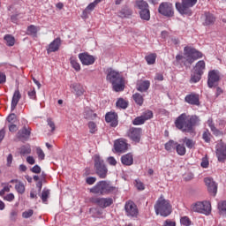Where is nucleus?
Segmentation results:
<instances>
[{
    "label": "nucleus",
    "instance_id": "nucleus-1",
    "mask_svg": "<svg viewBox=\"0 0 226 226\" xmlns=\"http://www.w3.org/2000/svg\"><path fill=\"white\" fill-rule=\"evenodd\" d=\"M200 124V118L197 115L187 116L182 113L175 120V126L177 130H181L185 133H193V126Z\"/></svg>",
    "mask_w": 226,
    "mask_h": 226
},
{
    "label": "nucleus",
    "instance_id": "nucleus-2",
    "mask_svg": "<svg viewBox=\"0 0 226 226\" xmlns=\"http://www.w3.org/2000/svg\"><path fill=\"white\" fill-rule=\"evenodd\" d=\"M202 57V53L192 47L186 46L184 48V56L177 55L176 61L178 64H184L185 68H190L197 59Z\"/></svg>",
    "mask_w": 226,
    "mask_h": 226
},
{
    "label": "nucleus",
    "instance_id": "nucleus-3",
    "mask_svg": "<svg viewBox=\"0 0 226 226\" xmlns=\"http://www.w3.org/2000/svg\"><path fill=\"white\" fill-rule=\"evenodd\" d=\"M106 73V80L109 82V84H112L113 90L116 91V93L124 91V79L119 74V72L112 68H108Z\"/></svg>",
    "mask_w": 226,
    "mask_h": 226
},
{
    "label": "nucleus",
    "instance_id": "nucleus-4",
    "mask_svg": "<svg viewBox=\"0 0 226 226\" xmlns=\"http://www.w3.org/2000/svg\"><path fill=\"white\" fill-rule=\"evenodd\" d=\"M117 187L110 185V182L106 180L99 181L94 186L90 188V193L95 195H109L110 193H117Z\"/></svg>",
    "mask_w": 226,
    "mask_h": 226
},
{
    "label": "nucleus",
    "instance_id": "nucleus-5",
    "mask_svg": "<svg viewBox=\"0 0 226 226\" xmlns=\"http://www.w3.org/2000/svg\"><path fill=\"white\" fill-rule=\"evenodd\" d=\"M154 209L156 215L167 217L172 213V207L170 206V201L165 200L163 195H162L154 206Z\"/></svg>",
    "mask_w": 226,
    "mask_h": 226
},
{
    "label": "nucleus",
    "instance_id": "nucleus-6",
    "mask_svg": "<svg viewBox=\"0 0 226 226\" xmlns=\"http://www.w3.org/2000/svg\"><path fill=\"white\" fill-rule=\"evenodd\" d=\"M196 4L197 0H182V3L177 2L175 6L180 15L192 16V8Z\"/></svg>",
    "mask_w": 226,
    "mask_h": 226
},
{
    "label": "nucleus",
    "instance_id": "nucleus-7",
    "mask_svg": "<svg viewBox=\"0 0 226 226\" xmlns=\"http://www.w3.org/2000/svg\"><path fill=\"white\" fill-rule=\"evenodd\" d=\"M191 211L209 216L211 215V202L205 200L193 203L191 206Z\"/></svg>",
    "mask_w": 226,
    "mask_h": 226
},
{
    "label": "nucleus",
    "instance_id": "nucleus-8",
    "mask_svg": "<svg viewBox=\"0 0 226 226\" xmlns=\"http://www.w3.org/2000/svg\"><path fill=\"white\" fill-rule=\"evenodd\" d=\"M94 169L100 179H105V177H107L109 169H107L105 162H103L100 157H96L94 160Z\"/></svg>",
    "mask_w": 226,
    "mask_h": 226
},
{
    "label": "nucleus",
    "instance_id": "nucleus-9",
    "mask_svg": "<svg viewBox=\"0 0 226 226\" xmlns=\"http://www.w3.org/2000/svg\"><path fill=\"white\" fill-rule=\"evenodd\" d=\"M158 13L168 19L174 17V5L169 2H162L159 5Z\"/></svg>",
    "mask_w": 226,
    "mask_h": 226
},
{
    "label": "nucleus",
    "instance_id": "nucleus-10",
    "mask_svg": "<svg viewBox=\"0 0 226 226\" xmlns=\"http://www.w3.org/2000/svg\"><path fill=\"white\" fill-rule=\"evenodd\" d=\"M221 77H220V72L218 70H212L208 72L207 76V87L210 89H213V87H218V85L220 84Z\"/></svg>",
    "mask_w": 226,
    "mask_h": 226
},
{
    "label": "nucleus",
    "instance_id": "nucleus-11",
    "mask_svg": "<svg viewBox=\"0 0 226 226\" xmlns=\"http://www.w3.org/2000/svg\"><path fill=\"white\" fill-rule=\"evenodd\" d=\"M90 202L92 204H95V206H98L99 207H102V209H105L114 204V200H112V198L92 197L90 198Z\"/></svg>",
    "mask_w": 226,
    "mask_h": 226
},
{
    "label": "nucleus",
    "instance_id": "nucleus-12",
    "mask_svg": "<svg viewBox=\"0 0 226 226\" xmlns=\"http://www.w3.org/2000/svg\"><path fill=\"white\" fill-rule=\"evenodd\" d=\"M215 154L218 162L221 163L225 162L226 160V144L223 141L217 143L215 147Z\"/></svg>",
    "mask_w": 226,
    "mask_h": 226
},
{
    "label": "nucleus",
    "instance_id": "nucleus-13",
    "mask_svg": "<svg viewBox=\"0 0 226 226\" xmlns=\"http://www.w3.org/2000/svg\"><path fill=\"white\" fill-rule=\"evenodd\" d=\"M129 139L132 140L135 144L140 142L142 137V128L131 127L127 132Z\"/></svg>",
    "mask_w": 226,
    "mask_h": 226
},
{
    "label": "nucleus",
    "instance_id": "nucleus-14",
    "mask_svg": "<svg viewBox=\"0 0 226 226\" xmlns=\"http://www.w3.org/2000/svg\"><path fill=\"white\" fill-rule=\"evenodd\" d=\"M204 183L207 188L208 193L213 195V197H215L218 192V184H216V182H215V180L211 177H205Z\"/></svg>",
    "mask_w": 226,
    "mask_h": 226
},
{
    "label": "nucleus",
    "instance_id": "nucleus-15",
    "mask_svg": "<svg viewBox=\"0 0 226 226\" xmlns=\"http://www.w3.org/2000/svg\"><path fill=\"white\" fill-rule=\"evenodd\" d=\"M124 209L127 216H137L139 215V209L137 208V205L133 203V201H127L124 206Z\"/></svg>",
    "mask_w": 226,
    "mask_h": 226
},
{
    "label": "nucleus",
    "instance_id": "nucleus-16",
    "mask_svg": "<svg viewBox=\"0 0 226 226\" xmlns=\"http://www.w3.org/2000/svg\"><path fill=\"white\" fill-rule=\"evenodd\" d=\"M71 93L75 94L77 98L84 95V93H86V90L84 89V87L80 85V83H72L70 85Z\"/></svg>",
    "mask_w": 226,
    "mask_h": 226
},
{
    "label": "nucleus",
    "instance_id": "nucleus-17",
    "mask_svg": "<svg viewBox=\"0 0 226 226\" xmlns=\"http://www.w3.org/2000/svg\"><path fill=\"white\" fill-rule=\"evenodd\" d=\"M114 149L116 153H126L128 151V143L123 139H117L114 142Z\"/></svg>",
    "mask_w": 226,
    "mask_h": 226
},
{
    "label": "nucleus",
    "instance_id": "nucleus-18",
    "mask_svg": "<svg viewBox=\"0 0 226 226\" xmlns=\"http://www.w3.org/2000/svg\"><path fill=\"white\" fill-rule=\"evenodd\" d=\"M79 59L85 66H90V64H94V56L87 53H79Z\"/></svg>",
    "mask_w": 226,
    "mask_h": 226
},
{
    "label": "nucleus",
    "instance_id": "nucleus-19",
    "mask_svg": "<svg viewBox=\"0 0 226 226\" xmlns=\"http://www.w3.org/2000/svg\"><path fill=\"white\" fill-rule=\"evenodd\" d=\"M185 102L186 103H189V105H196L197 107H199V105H200V99L199 97V94H195V93L187 94L185 97Z\"/></svg>",
    "mask_w": 226,
    "mask_h": 226
},
{
    "label": "nucleus",
    "instance_id": "nucleus-20",
    "mask_svg": "<svg viewBox=\"0 0 226 226\" xmlns=\"http://www.w3.org/2000/svg\"><path fill=\"white\" fill-rule=\"evenodd\" d=\"M203 19V26H213L215 22H216V17H215V14L211 12H205L202 15Z\"/></svg>",
    "mask_w": 226,
    "mask_h": 226
},
{
    "label": "nucleus",
    "instance_id": "nucleus-21",
    "mask_svg": "<svg viewBox=\"0 0 226 226\" xmlns=\"http://www.w3.org/2000/svg\"><path fill=\"white\" fill-rule=\"evenodd\" d=\"M59 47H61V38L57 37L48 46V54L57 52V50H59Z\"/></svg>",
    "mask_w": 226,
    "mask_h": 226
},
{
    "label": "nucleus",
    "instance_id": "nucleus-22",
    "mask_svg": "<svg viewBox=\"0 0 226 226\" xmlns=\"http://www.w3.org/2000/svg\"><path fill=\"white\" fill-rule=\"evenodd\" d=\"M30 136H31V130L26 126L20 129L17 133L18 139L22 141L27 140V139H29Z\"/></svg>",
    "mask_w": 226,
    "mask_h": 226
},
{
    "label": "nucleus",
    "instance_id": "nucleus-23",
    "mask_svg": "<svg viewBox=\"0 0 226 226\" xmlns=\"http://www.w3.org/2000/svg\"><path fill=\"white\" fill-rule=\"evenodd\" d=\"M20 98H22V94H20V91L19 89L15 90L12 96L11 104V112H13L15 109H17V105H19V102H20Z\"/></svg>",
    "mask_w": 226,
    "mask_h": 226
},
{
    "label": "nucleus",
    "instance_id": "nucleus-24",
    "mask_svg": "<svg viewBox=\"0 0 226 226\" xmlns=\"http://www.w3.org/2000/svg\"><path fill=\"white\" fill-rule=\"evenodd\" d=\"M105 121L106 123H111L110 126L116 128L117 125V118L116 113H107L105 116Z\"/></svg>",
    "mask_w": 226,
    "mask_h": 226
},
{
    "label": "nucleus",
    "instance_id": "nucleus-25",
    "mask_svg": "<svg viewBox=\"0 0 226 226\" xmlns=\"http://www.w3.org/2000/svg\"><path fill=\"white\" fill-rule=\"evenodd\" d=\"M121 162L123 165H126L130 167V165H133V154H125L121 157Z\"/></svg>",
    "mask_w": 226,
    "mask_h": 226
},
{
    "label": "nucleus",
    "instance_id": "nucleus-26",
    "mask_svg": "<svg viewBox=\"0 0 226 226\" xmlns=\"http://www.w3.org/2000/svg\"><path fill=\"white\" fill-rule=\"evenodd\" d=\"M206 70V62L200 60L194 66V72L204 75V71Z\"/></svg>",
    "mask_w": 226,
    "mask_h": 226
},
{
    "label": "nucleus",
    "instance_id": "nucleus-27",
    "mask_svg": "<svg viewBox=\"0 0 226 226\" xmlns=\"http://www.w3.org/2000/svg\"><path fill=\"white\" fill-rule=\"evenodd\" d=\"M150 86L151 82H149V80H145L137 85V90L140 93H146Z\"/></svg>",
    "mask_w": 226,
    "mask_h": 226
},
{
    "label": "nucleus",
    "instance_id": "nucleus-28",
    "mask_svg": "<svg viewBox=\"0 0 226 226\" xmlns=\"http://www.w3.org/2000/svg\"><path fill=\"white\" fill-rule=\"evenodd\" d=\"M133 13V11L130 9L129 7H124L118 13L119 17L121 19H128V17H131V15Z\"/></svg>",
    "mask_w": 226,
    "mask_h": 226
},
{
    "label": "nucleus",
    "instance_id": "nucleus-29",
    "mask_svg": "<svg viewBox=\"0 0 226 226\" xmlns=\"http://www.w3.org/2000/svg\"><path fill=\"white\" fill-rule=\"evenodd\" d=\"M139 17L141 20H146L147 22L151 20V11H149V8L139 11Z\"/></svg>",
    "mask_w": 226,
    "mask_h": 226
},
{
    "label": "nucleus",
    "instance_id": "nucleus-30",
    "mask_svg": "<svg viewBox=\"0 0 226 226\" xmlns=\"http://www.w3.org/2000/svg\"><path fill=\"white\" fill-rule=\"evenodd\" d=\"M207 124L211 130V132L216 136L218 137V135H222V132H220V130H218L216 127H215V123L213 122V118H209L207 120Z\"/></svg>",
    "mask_w": 226,
    "mask_h": 226
},
{
    "label": "nucleus",
    "instance_id": "nucleus-31",
    "mask_svg": "<svg viewBox=\"0 0 226 226\" xmlns=\"http://www.w3.org/2000/svg\"><path fill=\"white\" fill-rule=\"evenodd\" d=\"M136 8H139V11L149 9V4L144 0L136 1Z\"/></svg>",
    "mask_w": 226,
    "mask_h": 226
},
{
    "label": "nucleus",
    "instance_id": "nucleus-32",
    "mask_svg": "<svg viewBox=\"0 0 226 226\" xmlns=\"http://www.w3.org/2000/svg\"><path fill=\"white\" fill-rule=\"evenodd\" d=\"M116 106L118 109H123L124 110L128 109V102H126L124 99L123 98H119L117 102H116Z\"/></svg>",
    "mask_w": 226,
    "mask_h": 226
},
{
    "label": "nucleus",
    "instance_id": "nucleus-33",
    "mask_svg": "<svg viewBox=\"0 0 226 226\" xmlns=\"http://www.w3.org/2000/svg\"><path fill=\"white\" fill-rule=\"evenodd\" d=\"M177 146V142L172 140V139H170L165 145H164V147L166 149V151H170L171 152L172 149H176Z\"/></svg>",
    "mask_w": 226,
    "mask_h": 226
},
{
    "label": "nucleus",
    "instance_id": "nucleus-34",
    "mask_svg": "<svg viewBox=\"0 0 226 226\" xmlns=\"http://www.w3.org/2000/svg\"><path fill=\"white\" fill-rule=\"evenodd\" d=\"M132 98L135 102V103H137V105L142 106V104L144 103V96H142V94L136 93L132 95Z\"/></svg>",
    "mask_w": 226,
    "mask_h": 226
},
{
    "label": "nucleus",
    "instance_id": "nucleus-35",
    "mask_svg": "<svg viewBox=\"0 0 226 226\" xmlns=\"http://www.w3.org/2000/svg\"><path fill=\"white\" fill-rule=\"evenodd\" d=\"M176 151L179 156H185L186 154V147H185V145L177 143Z\"/></svg>",
    "mask_w": 226,
    "mask_h": 226
},
{
    "label": "nucleus",
    "instance_id": "nucleus-36",
    "mask_svg": "<svg viewBox=\"0 0 226 226\" xmlns=\"http://www.w3.org/2000/svg\"><path fill=\"white\" fill-rule=\"evenodd\" d=\"M200 79H202V74L194 72L193 74L191 75L190 82L192 84H197V82H199Z\"/></svg>",
    "mask_w": 226,
    "mask_h": 226
},
{
    "label": "nucleus",
    "instance_id": "nucleus-37",
    "mask_svg": "<svg viewBox=\"0 0 226 226\" xmlns=\"http://www.w3.org/2000/svg\"><path fill=\"white\" fill-rule=\"evenodd\" d=\"M8 47H13L15 45V37L10 34H6L4 38Z\"/></svg>",
    "mask_w": 226,
    "mask_h": 226
},
{
    "label": "nucleus",
    "instance_id": "nucleus-38",
    "mask_svg": "<svg viewBox=\"0 0 226 226\" xmlns=\"http://www.w3.org/2000/svg\"><path fill=\"white\" fill-rule=\"evenodd\" d=\"M183 142L185 144L188 149H193V147H195V141H193V139H190L185 137L183 139Z\"/></svg>",
    "mask_w": 226,
    "mask_h": 226
},
{
    "label": "nucleus",
    "instance_id": "nucleus-39",
    "mask_svg": "<svg viewBox=\"0 0 226 226\" xmlns=\"http://www.w3.org/2000/svg\"><path fill=\"white\" fill-rule=\"evenodd\" d=\"M147 64H154L156 63V55L155 54H150L145 57Z\"/></svg>",
    "mask_w": 226,
    "mask_h": 226
},
{
    "label": "nucleus",
    "instance_id": "nucleus-40",
    "mask_svg": "<svg viewBox=\"0 0 226 226\" xmlns=\"http://www.w3.org/2000/svg\"><path fill=\"white\" fill-rule=\"evenodd\" d=\"M141 117L144 119V121H149V119H153V111L147 110L142 113Z\"/></svg>",
    "mask_w": 226,
    "mask_h": 226
},
{
    "label": "nucleus",
    "instance_id": "nucleus-41",
    "mask_svg": "<svg viewBox=\"0 0 226 226\" xmlns=\"http://www.w3.org/2000/svg\"><path fill=\"white\" fill-rule=\"evenodd\" d=\"M180 223L184 226H190L192 225V220L188 216H183L180 218Z\"/></svg>",
    "mask_w": 226,
    "mask_h": 226
},
{
    "label": "nucleus",
    "instance_id": "nucleus-42",
    "mask_svg": "<svg viewBox=\"0 0 226 226\" xmlns=\"http://www.w3.org/2000/svg\"><path fill=\"white\" fill-rule=\"evenodd\" d=\"M96 113H94L91 109L85 110V119H94Z\"/></svg>",
    "mask_w": 226,
    "mask_h": 226
},
{
    "label": "nucleus",
    "instance_id": "nucleus-43",
    "mask_svg": "<svg viewBox=\"0 0 226 226\" xmlns=\"http://www.w3.org/2000/svg\"><path fill=\"white\" fill-rule=\"evenodd\" d=\"M71 64L76 72H80V64L77 62V59L71 57Z\"/></svg>",
    "mask_w": 226,
    "mask_h": 226
},
{
    "label": "nucleus",
    "instance_id": "nucleus-44",
    "mask_svg": "<svg viewBox=\"0 0 226 226\" xmlns=\"http://www.w3.org/2000/svg\"><path fill=\"white\" fill-rule=\"evenodd\" d=\"M16 191L18 192V193H20L22 195V193H24L26 192V186L24 185V184L22 182H19V184H17L15 185Z\"/></svg>",
    "mask_w": 226,
    "mask_h": 226
},
{
    "label": "nucleus",
    "instance_id": "nucleus-45",
    "mask_svg": "<svg viewBox=\"0 0 226 226\" xmlns=\"http://www.w3.org/2000/svg\"><path fill=\"white\" fill-rule=\"evenodd\" d=\"M144 123H146V121L142 116L137 117L134 121H132V124H134V126H140V124H144Z\"/></svg>",
    "mask_w": 226,
    "mask_h": 226
},
{
    "label": "nucleus",
    "instance_id": "nucleus-46",
    "mask_svg": "<svg viewBox=\"0 0 226 226\" xmlns=\"http://www.w3.org/2000/svg\"><path fill=\"white\" fill-rule=\"evenodd\" d=\"M27 96L30 98V100H36V89L34 87H31L27 91Z\"/></svg>",
    "mask_w": 226,
    "mask_h": 226
},
{
    "label": "nucleus",
    "instance_id": "nucleus-47",
    "mask_svg": "<svg viewBox=\"0 0 226 226\" xmlns=\"http://www.w3.org/2000/svg\"><path fill=\"white\" fill-rule=\"evenodd\" d=\"M38 27L34 25H30L27 27V34H37Z\"/></svg>",
    "mask_w": 226,
    "mask_h": 226
},
{
    "label": "nucleus",
    "instance_id": "nucleus-48",
    "mask_svg": "<svg viewBox=\"0 0 226 226\" xmlns=\"http://www.w3.org/2000/svg\"><path fill=\"white\" fill-rule=\"evenodd\" d=\"M88 128L90 130V133H96V132H98V127L96 126V124L94 122H89Z\"/></svg>",
    "mask_w": 226,
    "mask_h": 226
},
{
    "label": "nucleus",
    "instance_id": "nucleus-49",
    "mask_svg": "<svg viewBox=\"0 0 226 226\" xmlns=\"http://www.w3.org/2000/svg\"><path fill=\"white\" fill-rule=\"evenodd\" d=\"M49 195H50V191L49 190L42 191L41 196L42 202H47V199H49Z\"/></svg>",
    "mask_w": 226,
    "mask_h": 226
},
{
    "label": "nucleus",
    "instance_id": "nucleus-50",
    "mask_svg": "<svg viewBox=\"0 0 226 226\" xmlns=\"http://www.w3.org/2000/svg\"><path fill=\"white\" fill-rule=\"evenodd\" d=\"M202 139L207 143L211 142V133L209 132V131H206L203 132Z\"/></svg>",
    "mask_w": 226,
    "mask_h": 226
},
{
    "label": "nucleus",
    "instance_id": "nucleus-51",
    "mask_svg": "<svg viewBox=\"0 0 226 226\" xmlns=\"http://www.w3.org/2000/svg\"><path fill=\"white\" fill-rule=\"evenodd\" d=\"M218 209L220 213H224L226 215V201L218 203Z\"/></svg>",
    "mask_w": 226,
    "mask_h": 226
},
{
    "label": "nucleus",
    "instance_id": "nucleus-52",
    "mask_svg": "<svg viewBox=\"0 0 226 226\" xmlns=\"http://www.w3.org/2000/svg\"><path fill=\"white\" fill-rule=\"evenodd\" d=\"M36 153H37L39 160H45V153L43 152V150L41 148L37 147Z\"/></svg>",
    "mask_w": 226,
    "mask_h": 226
},
{
    "label": "nucleus",
    "instance_id": "nucleus-53",
    "mask_svg": "<svg viewBox=\"0 0 226 226\" xmlns=\"http://www.w3.org/2000/svg\"><path fill=\"white\" fill-rule=\"evenodd\" d=\"M7 121H8V123H11V124H13V123H15V121H17V115H15V113H11L7 117Z\"/></svg>",
    "mask_w": 226,
    "mask_h": 226
},
{
    "label": "nucleus",
    "instance_id": "nucleus-54",
    "mask_svg": "<svg viewBox=\"0 0 226 226\" xmlns=\"http://www.w3.org/2000/svg\"><path fill=\"white\" fill-rule=\"evenodd\" d=\"M20 154H31V147L23 146L20 149Z\"/></svg>",
    "mask_w": 226,
    "mask_h": 226
},
{
    "label": "nucleus",
    "instance_id": "nucleus-55",
    "mask_svg": "<svg viewBox=\"0 0 226 226\" xmlns=\"http://www.w3.org/2000/svg\"><path fill=\"white\" fill-rule=\"evenodd\" d=\"M34 211L33 209H28L22 213L23 218H31L33 216Z\"/></svg>",
    "mask_w": 226,
    "mask_h": 226
},
{
    "label": "nucleus",
    "instance_id": "nucleus-56",
    "mask_svg": "<svg viewBox=\"0 0 226 226\" xmlns=\"http://www.w3.org/2000/svg\"><path fill=\"white\" fill-rule=\"evenodd\" d=\"M94 8H96V5L93 2V3L89 4L88 6H87L85 11H83V14L87 13V11H93V10H94Z\"/></svg>",
    "mask_w": 226,
    "mask_h": 226
},
{
    "label": "nucleus",
    "instance_id": "nucleus-57",
    "mask_svg": "<svg viewBox=\"0 0 226 226\" xmlns=\"http://www.w3.org/2000/svg\"><path fill=\"white\" fill-rule=\"evenodd\" d=\"M18 215H19V211L11 210L10 214V220H11V222H15V220H17Z\"/></svg>",
    "mask_w": 226,
    "mask_h": 226
},
{
    "label": "nucleus",
    "instance_id": "nucleus-58",
    "mask_svg": "<svg viewBox=\"0 0 226 226\" xmlns=\"http://www.w3.org/2000/svg\"><path fill=\"white\" fill-rule=\"evenodd\" d=\"M30 170L34 174H40V172H41V168L38 164H36Z\"/></svg>",
    "mask_w": 226,
    "mask_h": 226
},
{
    "label": "nucleus",
    "instance_id": "nucleus-59",
    "mask_svg": "<svg viewBox=\"0 0 226 226\" xmlns=\"http://www.w3.org/2000/svg\"><path fill=\"white\" fill-rule=\"evenodd\" d=\"M87 185H94L96 183V177H88L86 179Z\"/></svg>",
    "mask_w": 226,
    "mask_h": 226
},
{
    "label": "nucleus",
    "instance_id": "nucleus-60",
    "mask_svg": "<svg viewBox=\"0 0 226 226\" xmlns=\"http://www.w3.org/2000/svg\"><path fill=\"white\" fill-rule=\"evenodd\" d=\"M4 200H7L8 202H11L15 200V195L13 193H9L4 197Z\"/></svg>",
    "mask_w": 226,
    "mask_h": 226
},
{
    "label": "nucleus",
    "instance_id": "nucleus-61",
    "mask_svg": "<svg viewBox=\"0 0 226 226\" xmlns=\"http://www.w3.org/2000/svg\"><path fill=\"white\" fill-rule=\"evenodd\" d=\"M185 181H192L193 179V173L188 172L184 175Z\"/></svg>",
    "mask_w": 226,
    "mask_h": 226
},
{
    "label": "nucleus",
    "instance_id": "nucleus-62",
    "mask_svg": "<svg viewBox=\"0 0 226 226\" xmlns=\"http://www.w3.org/2000/svg\"><path fill=\"white\" fill-rule=\"evenodd\" d=\"M47 123L49 125V128H51V132H54V130H56V124H54V121H52V118H48Z\"/></svg>",
    "mask_w": 226,
    "mask_h": 226
},
{
    "label": "nucleus",
    "instance_id": "nucleus-63",
    "mask_svg": "<svg viewBox=\"0 0 226 226\" xmlns=\"http://www.w3.org/2000/svg\"><path fill=\"white\" fill-rule=\"evenodd\" d=\"M135 186L137 190H144V184L139 180H135Z\"/></svg>",
    "mask_w": 226,
    "mask_h": 226
},
{
    "label": "nucleus",
    "instance_id": "nucleus-64",
    "mask_svg": "<svg viewBox=\"0 0 226 226\" xmlns=\"http://www.w3.org/2000/svg\"><path fill=\"white\" fill-rule=\"evenodd\" d=\"M108 163L109 165L116 166V165H117V161H116V158L110 156V157L108 158Z\"/></svg>",
    "mask_w": 226,
    "mask_h": 226
}]
</instances>
